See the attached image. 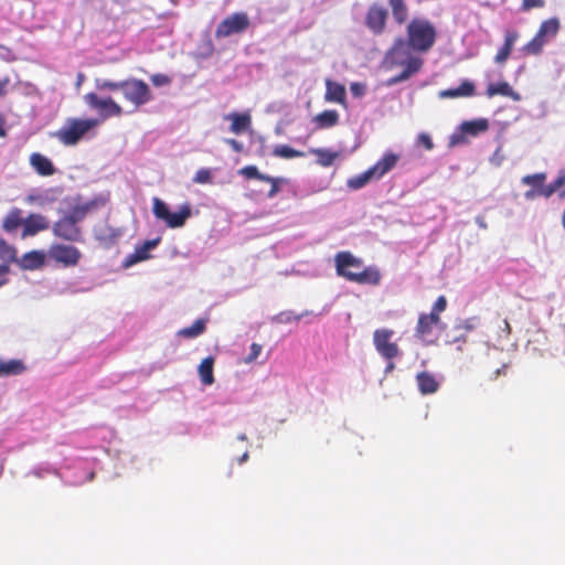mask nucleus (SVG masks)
<instances>
[{"mask_svg": "<svg viewBox=\"0 0 565 565\" xmlns=\"http://www.w3.org/2000/svg\"><path fill=\"white\" fill-rule=\"evenodd\" d=\"M337 275L359 285L377 286L382 274L374 265L365 266L363 260L350 252H340L334 257Z\"/></svg>", "mask_w": 565, "mask_h": 565, "instance_id": "1", "label": "nucleus"}, {"mask_svg": "<svg viewBox=\"0 0 565 565\" xmlns=\"http://www.w3.org/2000/svg\"><path fill=\"white\" fill-rule=\"evenodd\" d=\"M107 199L103 194L92 199H84L82 195H67L63 198L57 207L58 214L70 221L81 223L89 214H93L106 205Z\"/></svg>", "mask_w": 565, "mask_h": 565, "instance_id": "2", "label": "nucleus"}, {"mask_svg": "<svg viewBox=\"0 0 565 565\" xmlns=\"http://www.w3.org/2000/svg\"><path fill=\"white\" fill-rule=\"evenodd\" d=\"M437 32L434 24L424 18H415L407 25V41L412 50L425 53L436 42Z\"/></svg>", "mask_w": 565, "mask_h": 565, "instance_id": "3", "label": "nucleus"}, {"mask_svg": "<svg viewBox=\"0 0 565 565\" xmlns=\"http://www.w3.org/2000/svg\"><path fill=\"white\" fill-rule=\"evenodd\" d=\"M99 124L94 118H67L63 126L52 136L66 147L76 146Z\"/></svg>", "mask_w": 565, "mask_h": 565, "instance_id": "4", "label": "nucleus"}, {"mask_svg": "<svg viewBox=\"0 0 565 565\" xmlns=\"http://www.w3.org/2000/svg\"><path fill=\"white\" fill-rule=\"evenodd\" d=\"M398 160V154L392 151H386L383 157L366 171L348 179V188L351 190H360L371 181L382 179L386 173L395 168Z\"/></svg>", "mask_w": 565, "mask_h": 565, "instance_id": "5", "label": "nucleus"}, {"mask_svg": "<svg viewBox=\"0 0 565 565\" xmlns=\"http://www.w3.org/2000/svg\"><path fill=\"white\" fill-rule=\"evenodd\" d=\"M152 213L158 221L162 222L168 227L178 228L184 225L192 212L189 204H182L178 207V211H171L164 201L159 198H153Z\"/></svg>", "mask_w": 565, "mask_h": 565, "instance_id": "6", "label": "nucleus"}, {"mask_svg": "<svg viewBox=\"0 0 565 565\" xmlns=\"http://www.w3.org/2000/svg\"><path fill=\"white\" fill-rule=\"evenodd\" d=\"M121 93L135 107L143 106L153 99L148 84L138 78L122 81Z\"/></svg>", "mask_w": 565, "mask_h": 565, "instance_id": "7", "label": "nucleus"}, {"mask_svg": "<svg viewBox=\"0 0 565 565\" xmlns=\"http://www.w3.org/2000/svg\"><path fill=\"white\" fill-rule=\"evenodd\" d=\"M559 28L561 24L557 18H551L543 21L535 36L524 46L523 50L529 54H539L544 44L556 36Z\"/></svg>", "mask_w": 565, "mask_h": 565, "instance_id": "8", "label": "nucleus"}, {"mask_svg": "<svg viewBox=\"0 0 565 565\" xmlns=\"http://www.w3.org/2000/svg\"><path fill=\"white\" fill-rule=\"evenodd\" d=\"M250 24L249 18L245 12H235L225 18L216 28L215 36L228 38L234 34L245 32Z\"/></svg>", "mask_w": 565, "mask_h": 565, "instance_id": "9", "label": "nucleus"}, {"mask_svg": "<svg viewBox=\"0 0 565 565\" xmlns=\"http://www.w3.org/2000/svg\"><path fill=\"white\" fill-rule=\"evenodd\" d=\"M86 105L96 111L103 118L119 116L122 113L121 107L110 97H100L96 93H88L84 96Z\"/></svg>", "mask_w": 565, "mask_h": 565, "instance_id": "10", "label": "nucleus"}, {"mask_svg": "<svg viewBox=\"0 0 565 565\" xmlns=\"http://www.w3.org/2000/svg\"><path fill=\"white\" fill-rule=\"evenodd\" d=\"M393 334V330L385 328L376 329L373 333L375 349L386 360H393L399 354L398 345L391 341Z\"/></svg>", "mask_w": 565, "mask_h": 565, "instance_id": "11", "label": "nucleus"}, {"mask_svg": "<svg viewBox=\"0 0 565 565\" xmlns=\"http://www.w3.org/2000/svg\"><path fill=\"white\" fill-rule=\"evenodd\" d=\"M387 17V10L380 3L374 2L369 7L365 14V25L374 35H380L385 30Z\"/></svg>", "mask_w": 565, "mask_h": 565, "instance_id": "12", "label": "nucleus"}, {"mask_svg": "<svg viewBox=\"0 0 565 565\" xmlns=\"http://www.w3.org/2000/svg\"><path fill=\"white\" fill-rule=\"evenodd\" d=\"M53 233L56 237L71 243L82 242V230L78 223L66 220L62 216L54 223Z\"/></svg>", "mask_w": 565, "mask_h": 565, "instance_id": "13", "label": "nucleus"}, {"mask_svg": "<svg viewBox=\"0 0 565 565\" xmlns=\"http://www.w3.org/2000/svg\"><path fill=\"white\" fill-rule=\"evenodd\" d=\"M441 322L440 316L420 313L415 329L416 335L426 342H433V330Z\"/></svg>", "mask_w": 565, "mask_h": 565, "instance_id": "14", "label": "nucleus"}, {"mask_svg": "<svg viewBox=\"0 0 565 565\" xmlns=\"http://www.w3.org/2000/svg\"><path fill=\"white\" fill-rule=\"evenodd\" d=\"M49 228V221L41 214H31L23 221L21 237L34 236L39 232Z\"/></svg>", "mask_w": 565, "mask_h": 565, "instance_id": "15", "label": "nucleus"}, {"mask_svg": "<svg viewBox=\"0 0 565 565\" xmlns=\"http://www.w3.org/2000/svg\"><path fill=\"white\" fill-rule=\"evenodd\" d=\"M30 164L42 177H50L55 173L53 162L42 153L33 152L30 156Z\"/></svg>", "mask_w": 565, "mask_h": 565, "instance_id": "16", "label": "nucleus"}, {"mask_svg": "<svg viewBox=\"0 0 565 565\" xmlns=\"http://www.w3.org/2000/svg\"><path fill=\"white\" fill-rule=\"evenodd\" d=\"M416 382L423 395L434 394L439 388V383L436 377L427 371L419 372L416 375Z\"/></svg>", "mask_w": 565, "mask_h": 565, "instance_id": "17", "label": "nucleus"}, {"mask_svg": "<svg viewBox=\"0 0 565 565\" xmlns=\"http://www.w3.org/2000/svg\"><path fill=\"white\" fill-rule=\"evenodd\" d=\"M44 258L45 255L42 252L32 249L24 254L20 259L14 257L13 260H15L22 269L33 270L43 265Z\"/></svg>", "mask_w": 565, "mask_h": 565, "instance_id": "18", "label": "nucleus"}, {"mask_svg": "<svg viewBox=\"0 0 565 565\" xmlns=\"http://www.w3.org/2000/svg\"><path fill=\"white\" fill-rule=\"evenodd\" d=\"M50 258L63 266L75 265L79 258L78 249H50Z\"/></svg>", "mask_w": 565, "mask_h": 565, "instance_id": "19", "label": "nucleus"}, {"mask_svg": "<svg viewBox=\"0 0 565 565\" xmlns=\"http://www.w3.org/2000/svg\"><path fill=\"white\" fill-rule=\"evenodd\" d=\"M487 96L489 98L495 96V95H502L507 97H511L513 100L519 102L521 99V95L513 90V88L510 86L507 82H501L498 84H489L487 87Z\"/></svg>", "mask_w": 565, "mask_h": 565, "instance_id": "20", "label": "nucleus"}, {"mask_svg": "<svg viewBox=\"0 0 565 565\" xmlns=\"http://www.w3.org/2000/svg\"><path fill=\"white\" fill-rule=\"evenodd\" d=\"M17 249H0V287L9 281V264L14 259Z\"/></svg>", "mask_w": 565, "mask_h": 565, "instance_id": "21", "label": "nucleus"}, {"mask_svg": "<svg viewBox=\"0 0 565 565\" xmlns=\"http://www.w3.org/2000/svg\"><path fill=\"white\" fill-rule=\"evenodd\" d=\"M214 358L207 356L203 359L198 367L199 376L204 385H212L214 383Z\"/></svg>", "mask_w": 565, "mask_h": 565, "instance_id": "22", "label": "nucleus"}, {"mask_svg": "<svg viewBox=\"0 0 565 565\" xmlns=\"http://www.w3.org/2000/svg\"><path fill=\"white\" fill-rule=\"evenodd\" d=\"M475 90V85L469 81H463L457 88L445 89L439 93L441 98H455L471 96Z\"/></svg>", "mask_w": 565, "mask_h": 565, "instance_id": "23", "label": "nucleus"}, {"mask_svg": "<svg viewBox=\"0 0 565 565\" xmlns=\"http://www.w3.org/2000/svg\"><path fill=\"white\" fill-rule=\"evenodd\" d=\"M393 19L397 24H404L408 19V7L405 0H387Z\"/></svg>", "mask_w": 565, "mask_h": 565, "instance_id": "24", "label": "nucleus"}, {"mask_svg": "<svg viewBox=\"0 0 565 565\" xmlns=\"http://www.w3.org/2000/svg\"><path fill=\"white\" fill-rule=\"evenodd\" d=\"M20 209L11 210L3 220V228L8 233H13L18 228H23V221Z\"/></svg>", "mask_w": 565, "mask_h": 565, "instance_id": "25", "label": "nucleus"}, {"mask_svg": "<svg viewBox=\"0 0 565 565\" xmlns=\"http://www.w3.org/2000/svg\"><path fill=\"white\" fill-rule=\"evenodd\" d=\"M227 119L232 120L231 131L238 135L247 130L250 126V116L248 114H231Z\"/></svg>", "mask_w": 565, "mask_h": 565, "instance_id": "26", "label": "nucleus"}, {"mask_svg": "<svg viewBox=\"0 0 565 565\" xmlns=\"http://www.w3.org/2000/svg\"><path fill=\"white\" fill-rule=\"evenodd\" d=\"M206 330V320L205 319H198L194 321V323L190 327L183 328L178 331V335L185 338V339H194L202 333H204Z\"/></svg>", "mask_w": 565, "mask_h": 565, "instance_id": "27", "label": "nucleus"}, {"mask_svg": "<svg viewBox=\"0 0 565 565\" xmlns=\"http://www.w3.org/2000/svg\"><path fill=\"white\" fill-rule=\"evenodd\" d=\"M326 99L329 102L343 103L345 97L344 86L332 81H327Z\"/></svg>", "mask_w": 565, "mask_h": 565, "instance_id": "28", "label": "nucleus"}, {"mask_svg": "<svg viewBox=\"0 0 565 565\" xmlns=\"http://www.w3.org/2000/svg\"><path fill=\"white\" fill-rule=\"evenodd\" d=\"M25 366L21 360L0 361V376L21 374Z\"/></svg>", "mask_w": 565, "mask_h": 565, "instance_id": "29", "label": "nucleus"}, {"mask_svg": "<svg viewBox=\"0 0 565 565\" xmlns=\"http://www.w3.org/2000/svg\"><path fill=\"white\" fill-rule=\"evenodd\" d=\"M461 132L477 136L478 134L486 131L488 129V120L487 119H476L470 121H463L460 126Z\"/></svg>", "mask_w": 565, "mask_h": 565, "instance_id": "30", "label": "nucleus"}, {"mask_svg": "<svg viewBox=\"0 0 565 565\" xmlns=\"http://www.w3.org/2000/svg\"><path fill=\"white\" fill-rule=\"evenodd\" d=\"M315 120L321 128L333 127L339 120V114L337 110H324L318 114Z\"/></svg>", "mask_w": 565, "mask_h": 565, "instance_id": "31", "label": "nucleus"}, {"mask_svg": "<svg viewBox=\"0 0 565 565\" xmlns=\"http://www.w3.org/2000/svg\"><path fill=\"white\" fill-rule=\"evenodd\" d=\"M311 152L318 157L317 162L322 167L332 166L334 160L339 157V152H333L329 149H312Z\"/></svg>", "mask_w": 565, "mask_h": 565, "instance_id": "32", "label": "nucleus"}, {"mask_svg": "<svg viewBox=\"0 0 565 565\" xmlns=\"http://www.w3.org/2000/svg\"><path fill=\"white\" fill-rule=\"evenodd\" d=\"M564 184H565V171H562L553 182H551L546 185H543V188L540 191L541 196L551 198Z\"/></svg>", "mask_w": 565, "mask_h": 565, "instance_id": "33", "label": "nucleus"}, {"mask_svg": "<svg viewBox=\"0 0 565 565\" xmlns=\"http://www.w3.org/2000/svg\"><path fill=\"white\" fill-rule=\"evenodd\" d=\"M273 154L275 157L284 158V159H292V158H299V157L305 156L303 152L296 150L287 145H277L273 150Z\"/></svg>", "mask_w": 565, "mask_h": 565, "instance_id": "34", "label": "nucleus"}, {"mask_svg": "<svg viewBox=\"0 0 565 565\" xmlns=\"http://www.w3.org/2000/svg\"><path fill=\"white\" fill-rule=\"evenodd\" d=\"M150 249H135V252L130 255H128L124 263H122V267L124 268H129L130 266L141 262V260H146L148 258H150V254H149Z\"/></svg>", "mask_w": 565, "mask_h": 565, "instance_id": "35", "label": "nucleus"}, {"mask_svg": "<svg viewBox=\"0 0 565 565\" xmlns=\"http://www.w3.org/2000/svg\"><path fill=\"white\" fill-rule=\"evenodd\" d=\"M545 180H546V174L543 172H540V173L524 175L521 179V182L525 185L532 186V189H537L541 191V189L544 185Z\"/></svg>", "mask_w": 565, "mask_h": 565, "instance_id": "36", "label": "nucleus"}, {"mask_svg": "<svg viewBox=\"0 0 565 565\" xmlns=\"http://www.w3.org/2000/svg\"><path fill=\"white\" fill-rule=\"evenodd\" d=\"M95 86L98 90H110V92L119 90V92H121L122 81L114 82V81H109V79L96 78Z\"/></svg>", "mask_w": 565, "mask_h": 565, "instance_id": "37", "label": "nucleus"}, {"mask_svg": "<svg viewBox=\"0 0 565 565\" xmlns=\"http://www.w3.org/2000/svg\"><path fill=\"white\" fill-rule=\"evenodd\" d=\"M239 173L247 179H257L259 181L271 180L270 175L260 173L255 166H246L241 169Z\"/></svg>", "mask_w": 565, "mask_h": 565, "instance_id": "38", "label": "nucleus"}, {"mask_svg": "<svg viewBox=\"0 0 565 565\" xmlns=\"http://www.w3.org/2000/svg\"><path fill=\"white\" fill-rule=\"evenodd\" d=\"M423 65V60L419 57H409L405 64V68L403 70L409 76L417 73Z\"/></svg>", "mask_w": 565, "mask_h": 565, "instance_id": "39", "label": "nucleus"}, {"mask_svg": "<svg viewBox=\"0 0 565 565\" xmlns=\"http://www.w3.org/2000/svg\"><path fill=\"white\" fill-rule=\"evenodd\" d=\"M457 334H455L454 337H448V339L446 340V343L447 344H457V350L458 351H462L463 348L462 345L467 343V334L463 333L462 331H456Z\"/></svg>", "mask_w": 565, "mask_h": 565, "instance_id": "40", "label": "nucleus"}, {"mask_svg": "<svg viewBox=\"0 0 565 565\" xmlns=\"http://www.w3.org/2000/svg\"><path fill=\"white\" fill-rule=\"evenodd\" d=\"M264 182L270 183V190L267 193L268 198H274L279 192V185L287 183V180L285 178H274L271 177V180H264Z\"/></svg>", "mask_w": 565, "mask_h": 565, "instance_id": "41", "label": "nucleus"}, {"mask_svg": "<svg viewBox=\"0 0 565 565\" xmlns=\"http://www.w3.org/2000/svg\"><path fill=\"white\" fill-rule=\"evenodd\" d=\"M475 322H476L475 318L462 320L455 326V331H462L463 333L467 334L468 332H470L475 329V327H476Z\"/></svg>", "mask_w": 565, "mask_h": 565, "instance_id": "42", "label": "nucleus"}, {"mask_svg": "<svg viewBox=\"0 0 565 565\" xmlns=\"http://www.w3.org/2000/svg\"><path fill=\"white\" fill-rule=\"evenodd\" d=\"M211 179H212L211 171L209 169L202 168V169L196 171V173H195V175L193 178V181L195 183L203 184V183L210 182Z\"/></svg>", "mask_w": 565, "mask_h": 565, "instance_id": "43", "label": "nucleus"}, {"mask_svg": "<svg viewBox=\"0 0 565 565\" xmlns=\"http://www.w3.org/2000/svg\"><path fill=\"white\" fill-rule=\"evenodd\" d=\"M447 308V299L445 296H439L435 301L431 311L429 313H434L435 316H440Z\"/></svg>", "mask_w": 565, "mask_h": 565, "instance_id": "44", "label": "nucleus"}, {"mask_svg": "<svg viewBox=\"0 0 565 565\" xmlns=\"http://www.w3.org/2000/svg\"><path fill=\"white\" fill-rule=\"evenodd\" d=\"M263 347L258 343H252L249 354L245 358V363H253L260 355Z\"/></svg>", "mask_w": 565, "mask_h": 565, "instance_id": "45", "label": "nucleus"}, {"mask_svg": "<svg viewBox=\"0 0 565 565\" xmlns=\"http://www.w3.org/2000/svg\"><path fill=\"white\" fill-rule=\"evenodd\" d=\"M350 90H351V94H352L354 97L360 98V97H362V96H364V95H365V93H366V86H365V84H363V83H358V82H355V83H352V84L350 85Z\"/></svg>", "mask_w": 565, "mask_h": 565, "instance_id": "46", "label": "nucleus"}, {"mask_svg": "<svg viewBox=\"0 0 565 565\" xmlns=\"http://www.w3.org/2000/svg\"><path fill=\"white\" fill-rule=\"evenodd\" d=\"M417 145L424 146L427 150H431L434 148L433 140L430 136L426 132H420L417 137Z\"/></svg>", "mask_w": 565, "mask_h": 565, "instance_id": "47", "label": "nucleus"}, {"mask_svg": "<svg viewBox=\"0 0 565 565\" xmlns=\"http://www.w3.org/2000/svg\"><path fill=\"white\" fill-rule=\"evenodd\" d=\"M150 79L157 87L169 85L171 82L170 77L164 74H153Z\"/></svg>", "mask_w": 565, "mask_h": 565, "instance_id": "48", "label": "nucleus"}, {"mask_svg": "<svg viewBox=\"0 0 565 565\" xmlns=\"http://www.w3.org/2000/svg\"><path fill=\"white\" fill-rule=\"evenodd\" d=\"M516 39H518V34L515 32H510V31L507 32L503 46H505L507 49L512 51V47H513Z\"/></svg>", "mask_w": 565, "mask_h": 565, "instance_id": "49", "label": "nucleus"}, {"mask_svg": "<svg viewBox=\"0 0 565 565\" xmlns=\"http://www.w3.org/2000/svg\"><path fill=\"white\" fill-rule=\"evenodd\" d=\"M411 76L406 73V72H402L399 73L398 75L394 76V77H391L388 81H387V85L388 86H393V85H396L398 83H402L406 79H408Z\"/></svg>", "mask_w": 565, "mask_h": 565, "instance_id": "50", "label": "nucleus"}, {"mask_svg": "<svg viewBox=\"0 0 565 565\" xmlns=\"http://www.w3.org/2000/svg\"><path fill=\"white\" fill-rule=\"evenodd\" d=\"M544 6L543 0H523L522 8L523 10H530L533 8H542Z\"/></svg>", "mask_w": 565, "mask_h": 565, "instance_id": "51", "label": "nucleus"}, {"mask_svg": "<svg viewBox=\"0 0 565 565\" xmlns=\"http://www.w3.org/2000/svg\"><path fill=\"white\" fill-rule=\"evenodd\" d=\"M511 53V50L507 49L505 46H502L499 52L497 53L495 57H494V61L497 63H503L507 61V58L509 57Z\"/></svg>", "mask_w": 565, "mask_h": 565, "instance_id": "52", "label": "nucleus"}, {"mask_svg": "<svg viewBox=\"0 0 565 565\" xmlns=\"http://www.w3.org/2000/svg\"><path fill=\"white\" fill-rule=\"evenodd\" d=\"M225 142L230 145L234 151L242 152L243 151V143L235 140V139H225Z\"/></svg>", "mask_w": 565, "mask_h": 565, "instance_id": "53", "label": "nucleus"}, {"mask_svg": "<svg viewBox=\"0 0 565 565\" xmlns=\"http://www.w3.org/2000/svg\"><path fill=\"white\" fill-rule=\"evenodd\" d=\"M539 195H541V193L537 189H530L524 193V198L527 201L534 200Z\"/></svg>", "mask_w": 565, "mask_h": 565, "instance_id": "54", "label": "nucleus"}, {"mask_svg": "<svg viewBox=\"0 0 565 565\" xmlns=\"http://www.w3.org/2000/svg\"><path fill=\"white\" fill-rule=\"evenodd\" d=\"M502 161H503V156H501L500 151L497 150L491 158V162L494 163L495 166H500L502 163Z\"/></svg>", "mask_w": 565, "mask_h": 565, "instance_id": "55", "label": "nucleus"}, {"mask_svg": "<svg viewBox=\"0 0 565 565\" xmlns=\"http://www.w3.org/2000/svg\"><path fill=\"white\" fill-rule=\"evenodd\" d=\"M4 125H6V119L4 117L0 114V137H6L7 136V131L4 129Z\"/></svg>", "mask_w": 565, "mask_h": 565, "instance_id": "56", "label": "nucleus"}, {"mask_svg": "<svg viewBox=\"0 0 565 565\" xmlns=\"http://www.w3.org/2000/svg\"><path fill=\"white\" fill-rule=\"evenodd\" d=\"M476 223L478 224L479 227L481 228H487V224H486V221H484V217L483 216H476L475 218Z\"/></svg>", "mask_w": 565, "mask_h": 565, "instance_id": "57", "label": "nucleus"}, {"mask_svg": "<svg viewBox=\"0 0 565 565\" xmlns=\"http://www.w3.org/2000/svg\"><path fill=\"white\" fill-rule=\"evenodd\" d=\"M507 367L508 365L507 364H503L500 369H498L494 373V379H497L498 376H500L501 374H505V371H507Z\"/></svg>", "mask_w": 565, "mask_h": 565, "instance_id": "58", "label": "nucleus"}, {"mask_svg": "<svg viewBox=\"0 0 565 565\" xmlns=\"http://www.w3.org/2000/svg\"><path fill=\"white\" fill-rule=\"evenodd\" d=\"M8 79H0V96L4 94V89L8 85Z\"/></svg>", "mask_w": 565, "mask_h": 565, "instance_id": "59", "label": "nucleus"}, {"mask_svg": "<svg viewBox=\"0 0 565 565\" xmlns=\"http://www.w3.org/2000/svg\"><path fill=\"white\" fill-rule=\"evenodd\" d=\"M461 138H462V137H461L460 135H456V134H455V135H452V136H451V138H450V143H451V145H457V143L460 141V139H461Z\"/></svg>", "mask_w": 565, "mask_h": 565, "instance_id": "60", "label": "nucleus"}, {"mask_svg": "<svg viewBox=\"0 0 565 565\" xmlns=\"http://www.w3.org/2000/svg\"><path fill=\"white\" fill-rule=\"evenodd\" d=\"M157 245V241H147L145 242L140 247H145V248H148V247H154Z\"/></svg>", "mask_w": 565, "mask_h": 565, "instance_id": "61", "label": "nucleus"}, {"mask_svg": "<svg viewBox=\"0 0 565 565\" xmlns=\"http://www.w3.org/2000/svg\"><path fill=\"white\" fill-rule=\"evenodd\" d=\"M388 361L390 362L387 363L386 369H385L386 372H391L395 366L394 363L392 362V360H388Z\"/></svg>", "mask_w": 565, "mask_h": 565, "instance_id": "62", "label": "nucleus"}, {"mask_svg": "<svg viewBox=\"0 0 565 565\" xmlns=\"http://www.w3.org/2000/svg\"><path fill=\"white\" fill-rule=\"evenodd\" d=\"M1 247H10L3 239L0 238V248Z\"/></svg>", "mask_w": 565, "mask_h": 565, "instance_id": "63", "label": "nucleus"}, {"mask_svg": "<svg viewBox=\"0 0 565 565\" xmlns=\"http://www.w3.org/2000/svg\"><path fill=\"white\" fill-rule=\"evenodd\" d=\"M504 324H505V329L508 330V332L510 333L511 332V327H510V323L504 320Z\"/></svg>", "mask_w": 565, "mask_h": 565, "instance_id": "64", "label": "nucleus"}]
</instances>
